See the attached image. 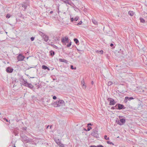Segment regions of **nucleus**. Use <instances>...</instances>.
Wrapping results in <instances>:
<instances>
[{"mask_svg":"<svg viewBox=\"0 0 147 147\" xmlns=\"http://www.w3.org/2000/svg\"><path fill=\"white\" fill-rule=\"evenodd\" d=\"M64 102L63 100H59L54 102L53 103V105L55 107H57L63 105Z\"/></svg>","mask_w":147,"mask_h":147,"instance_id":"f257e3e1","label":"nucleus"},{"mask_svg":"<svg viewBox=\"0 0 147 147\" xmlns=\"http://www.w3.org/2000/svg\"><path fill=\"white\" fill-rule=\"evenodd\" d=\"M91 135L92 136L97 138H98L99 137L98 131L96 130H94L91 133Z\"/></svg>","mask_w":147,"mask_h":147,"instance_id":"f03ea898","label":"nucleus"},{"mask_svg":"<svg viewBox=\"0 0 147 147\" xmlns=\"http://www.w3.org/2000/svg\"><path fill=\"white\" fill-rule=\"evenodd\" d=\"M108 100L110 101L109 104L110 105H114L116 103L115 101L113 98H108Z\"/></svg>","mask_w":147,"mask_h":147,"instance_id":"7ed1b4c3","label":"nucleus"},{"mask_svg":"<svg viewBox=\"0 0 147 147\" xmlns=\"http://www.w3.org/2000/svg\"><path fill=\"white\" fill-rule=\"evenodd\" d=\"M125 122V120L124 119H120V121H116L117 123L120 125H123Z\"/></svg>","mask_w":147,"mask_h":147,"instance_id":"20e7f679","label":"nucleus"},{"mask_svg":"<svg viewBox=\"0 0 147 147\" xmlns=\"http://www.w3.org/2000/svg\"><path fill=\"white\" fill-rule=\"evenodd\" d=\"M24 58V56L22 55L21 54H20L17 57V59L18 61H23Z\"/></svg>","mask_w":147,"mask_h":147,"instance_id":"39448f33","label":"nucleus"},{"mask_svg":"<svg viewBox=\"0 0 147 147\" xmlns=\"http://www.w3.org/2000/svg\"><path fill=\"white\" fill-rule=\"evenodd\" d=\"M117 107H118V108H117V109H124L125 108V107L123 105L118 104H117Z\"/></svg>","mask_w":147,"mask_h":147,"instance_id":"423d86ee","label":"nucleus"},{"mask_svg":"<svg viewBox=\"0 0 147 147\" xmlns=\"http://www.w3.org/2000/svg\"><path fill=\"white\" fill-rule=\"evenodd\" d=\"M63 2L67 4L70 5H72L73 4L70 0H60Z\"/></svg>","mask_w":147,"mask_h":147,"instance_id":"0eeeda50","label":"nucleus"},{"mask_svg":"<svg viewBox=\"0 0 147 147\" xmlns=\"http://www.w3.org/2000/svg\"><path fill=\"white\" fill-rule=\"evenodd\" d=\"M81 83L82 88L84 89H85L86 88V85L85 84V83L84 79H83L82 80L81 82Z\"/></svg>","mask_w":147,"mask_h":147,"instance_id":"6e6552de","label":"nucleus"},{"mask_svg":"<svg viewBox=\"0 0 147 147\" xmlns=\"http://www.w3.org/2000/svg\"><path fill=\"white\" fill-rule=\"evenodd\" d=\"M41 33L42 34H42H43V35H42V36L45 41L46 42H47L49 39L48 36L45 34H44L42 32H41Z\"/></svg>","mask_w":147,"mask_h":147,"instance_id":"1a4fd4ad","label":"nucleus"},{"mask_svg":"<svg viewBox=\"0 0 147 147\" xmlns=\"http://www.w3.org/2000/svg\"><path fill=\"white\" fill-rule=\"evenodd\" d=\"M13 69L10 67H8L6 69V71L8 73H11L13 72Z\"/></svg>","mask_w":147,"mask_h":147,"instance_id":"9d476101","label":"nucleus"},{"mask_svg":"<svg viewBox=\"0 0 147 147\" xmlns=\"http://www.w3.org/2000/svg\"><path fill=\"white\" fill-rule=\"evenodd\" d=\"M59 61L60 62H63L66 64L68 63V61L64 59H59Z\"/></svg>","mask_w":147,"mask_h":147,"instance_id":"9b49d317","label":"nucleus"},{"mask_svg":"<svg viewBox=\"0 0 147 147\" xmlns=\"http://www.w3.org/2000/svg\"><path fill=\"white\" fill-rule=\"evenodd\" d=\"M68 38L67 37H65L64 38H62L61 39V41L63 43L65 42V41L67 40Z\"/></svg>","mask_w":147,"mask_h":147,"instance_id":"f8f14e48","label":"nucleus"},{"mask_svg":"<svg viewBox=\"0 0 147 147\" xmlns=\"http://www.w3.org/2000/svg\"><path fill=\"white\" fill-rule=\"evenodd\" d=\"M22 7H23L22 9L24 11H25L27 7V4L26 3L23 4H22Z\"/></svg>","mask_w":147,"mask_h":147,"instance_id":"ddd939ff","label":"nucleus"},{"mask_svg":"<svg viewBox=\"0 0 147 147\" xmlns=\"http://www.w3.org/2000/svg\"><path fill=\"white\" fill-rule=\"evenodd\" d=\"M42 69L45 70V69H47L49 71L50 70V69L47 66L45 65H43L42 66Z\"/></svg>","mask_w":147,"mask_h":147,"instance_id":"4468645a","label":"nucleus"},{"mask_svg":"<svg viewBox=\"0 0 147 147\" xmlns=\"http://www.w3.org/2000/svg\"><path fill=\"white\" fill-rule=\"evenodd\" d=\"M26 86L28 87L31 89H32L34 87L33 86L31 83H28Z\"/></svg>","mask_w":147,"mask_h":147,"instance_id":"2eb2a0df","label":"nucleus"},{"mask_svg":"<svg viewBox=\"0 0 147 147\" xmlns=\"http://www.w3.org/2000/svg\"><path fill=\"white\" fill-rule=\"evenodd\" d=\"M92 21L93 24L95 25H97L98 24V22H97L94 19H92Z\"/></svg>","mask_w":147,"mask_h":147,"instance_id":"dca6fc26","label":"nucleus"},{"mask_svg":"<svg viewBox=\"0 0 147 147\" xmlns=\"http://www.w3.org/2000/svg\"><path fill=\"white\" fill-rule=\"evenodd\" d=\"M55 142L58 145H59L61 143V141L59 139L56 140H55Z\"/></svg>","mask_w":147,"mask_h":147,"instance_id":"f3484780","label":"nucleus"},{"mask_svg":"<svg viewBox=\"0 0 147 147\" xmlns=\"http://www.w3.org/2000/svg\"><path fill=\"white\" fill-rule=\"evenodd\" d=\"M23 80L24 85L26 86L28 83H27L26 80L23 79Z\"/></svg>","mask_w":147,"mask_h":147,"instance_id":"a211bd4d","label":"nucleus"},{"mask_svg":"<svg viewBox=\"0 0 147 147\" xmlns=\"http://www.w3.org/2000/svg\"><path fill=\"white\" fill-rule=\"evenodd\" d=\"M22 140L25 141H27L28 140L27 139V138L26 136H24L22 137Z\"/></svg>","mask_w":147,"mask_h":147,"instance_id":"6ab92c4d","label":"nucleus"},{"mask_svg":"<svg viewBox=\"0 0 147 147\" xmlns=\"http://www.w3.org/2000/svg\"><path fill=\"white\" fill-rule=\"evenodd\" d=\"M134 12L132 11H130L128 12V14L131 16H132L134 15Z\"/></svg>","mask_w":147,"mask_h":147,"instance_id":"aec40b11","label":"nucleus"},{"mask_svg":"<svg viewBox=\"0 0 147 147\" xmlns=\"http://www.w3.org/2000/svg\"><path fill=\"white\" fill-rule=\"evenodd\" d=\"M50 55L52 56H53L55 54V52L52 51H50Z\"/></svg>","mask_w":147,"mask_h":147,"instance_id":"412c9836","label":"nucleus"},{"mask_svg":"<svg viewBox=\"0 0 147 147\" xmlns=\"http://www.w3.org/2000/svg\"><path fill=\"white\" fill-rule=\"evenodd\" d=\"M96 52L98 53H100L101 54H102L103 53V51L102 50H101L100 51L97 50L96 51Z\"/></svg>","mask_w":147,"mask_h":147,"instance_id":"4be33fe9","label":"nucleus"},{"mask_svg":"<svg viewBox=\"0 0 147 147\" xmlns=\"http://www.w3.org/2000/svg\"><path fill=\"white\" fill-rule=\"evenodd\" d=\"M129 100V98L128 97H126L124 100V102L126 103Z\"/></svg>","mask_w":147,"mask_h":147,"instance_id":"5701e85b","label":"nucleus"},{"mask_svg":"<svg viewBox=\"0 0 147 147\" xmlns=\"http://www.w3.org/2000/svg\"><path fill=\"white\" fill-rule=\"evenodd\" d=\"M117 105H116L114 107H112L111 108V109L113 110H114L115 109H117Z\"/></svg>","mask_w":147,"mask_h":147,"instance_id":"b1692460","label":"nucleus"},{"mask_svg":"<svg viewBox=\"0 0 147 147\" xmlns=\"http://www.w3.org/2000/svg\"><path fill=\"white\" fill-rule=\"evenodd\" d=\"M74 41L75 42L76 44H77L78 43H79V41L77 39L74 38Z\"/></svg>","mask_w":147,"mask_h":147,"instance_id":"393cba45","label":"nucleus"},{"mask_svg":"<svg viewBox=\"0 0 147 147\" xmlns=\"http://www.w3.org/2000/svg\"><path fill=\"white\" fill-rule=\"evenodd\" d=\"M107 143L108 144H111V145H114V143H113V142H110L109 141H107Z\"/></svg>","mask_w":147,"mask_h":147,"instance_id":"a878e982","label":"nucleus"},{"mask_svg":"<svg viewBox=\"0 0 147 147\" xmlns=\"http://www.w3.org/2000/svg\"><path fill=\"white\" fill-rule=\"evenodd\" d=\"M140 20L141 22L144 23L145 22V20L143 18H140Z\"/></svg>","mask_w":147,"mask_h":147,"instance_id":"bb28decb","label":"nucleus"},{"mask_svg":"<svg viewBox=\"0 0 147 147\" xmlns=\"http://www.w3.org/2000/svg\"><path fill=\"white\" fill-rule=\"evenodd\" d=\"M51 45L53 47L57 49H58V47L56 46V45H54V44H51Z\"/></svg>","mask_w":147,"mask_h":147,"instance_id":"cd10ccee","label":"nucleus"},{"mask_svg":"<svg viewBox=\"0 0 147 147\" xmlns=\"http://www.w3.org/2000/svg\"><path fill=\"white\" fill-rule=\"evenodd\" d=\"M113 84V82H109L108 83V85L109 86H110Z\"/></svg>","mask_w":147,"mask_h":147,"instance_id":"c85d7f7f","label":"nucleus"},{"mask_svg":"<svg viewBox=\"0 0 147 147\" xmlns=\"http://www.w3.org/2000/svg\"><path fill=\"white\" fill-rule=\"evenodd\" d=\"M104 138L106 140H109V137H107V135H105L104 136Z\"/></svg>","mask_w":147,"mask_h":147,"instance_id":"c756f323","label":"nucleus"},{"mask_svg":"<svg viewBox=\"0 0 147 147\" xmlns=\"http://www.w3.org/2000/svg\"><path fill=\"white\" fill-rule=\"evenodd\" d=\"M59 147H65L64 145L61 143L59 145Z\"/></svg>","mask_w":147,"mask_h":147,"instance_id":"7c9ffc66","label":"nucleus"},{"mask_svg":"<svg viewBox=\"0 0 147 147\" xmlns=\"http://www.w3.org/2000/svg\"><path fill=\"white\" fill-rule=\"evenodd\" d=\"M71 42H70L69 44L67 45V47H69L71 45Z\"/></svg>","mask_w":147,"mask_h":147,"instance_id":"2f4dec72","label":"nucleus"},{"mask_svg":"<svg viewBox=\"0 0 147 147\" xmlns=\"http://www.w3.org/2000/svg\"><path fill=\"white\" fill-rule=\"evenodd\" d=\"M82 23V21H80V22H79L77 24V26H79L80 25H81Z\"/></svg>","mask_w":147,"mask_h":147,"instance_id":"473e14b6","label":"nucleus"},{"mask_svg":"<svg viewBox=\"0 0 147 147\" xmlns=\"http://www.w3.org/2000/svg\"><path fill=\"white\" fill-rule=\"evenodd\" d=\"M78 19V17H76L74 19V20L75 21H77Z\"/></svg>","mask_w":147,"mask_h":147,"instance_id":"72a5a7b5","label":"nucleus"},{"mask_svg":"<svg viewBox=\"0 0 147 147\" xmlns=\"http://www.w3.org/2000/svg\"><path fill=\"white\" fill-rule=\"evenodd\" d=\"M92 129V128L90 126H89V127L88 128H87V131H90V129Z\"/></svg>","mask_w":147,"mask_h":147,"instance_id":"f704fd0d","label":"nucleus"},{"mask_svg":"<svg viewBox=\"0 0 147 147\" xmlns=\"http://www.w3.org/2000/svg\"><path fill=\"white\" fill-rule=\"evenodd\" d=\"M71 68L72 69H76V67H75V68H74V67H73V66L72 65H71Z\"/></svg>","mask_w":147,"mask_h":147,"instance_id":"c9c22d12","label":"nucleus"},{"mask_svg":"<svg viewBox=\"0 0 147 147\" xmlns=\"http://www.w3.org/2000/svg\"><path fill=\"white\" fill-rule=\"evenodd\" d=\"M30 39L32 41H33L34 40V37H32Z\"/></svg>","mask_w":147,"mask_h":147,"instance_id":"e433bc0d","label":"nucleus"},{"mask_svg":"<svg viewBox=\"0 0 147 147\" xmlns=\"http://www.w3.org/2000/svg\"><path fill=\"white\" fill-rule=\"evenodd\" d=\"M6 17L8 18H9L10 17V15L9 14H7L6 16Z\"/></svg>","mask_w":147,"mask_h":147,"instance_id":"4c0bfd02","label":"nucleus"},{"mask_svg":"<svg viewBox=\"0 0 147 147\" xmlns=\"http://www.w3.org/2000/svg\"><path fill=\"white\" fill-rule=\"evenodd\" d=\"M134 99V98L133 97H130V98H129V100H133Z\"/></svg>","mask_w":147,"mask_h":147,"instance_id":"58836bf2","label":"nucleus"},{"mask_svg":"<svg viewBox=\"0 0 147 147\" xmlns=\"http://www.w3.org/2000/svg\"><path fill=\"white\" fill-rule=\"evenodd\" d=\"M4 120H5V121L7 122H9V121L8 119L5 118H4Z\"/></svg>","mask_w":147,"mask_h":147,"instance_id":"ea45409f","label":"nucleus"},{"mask_svg":"<svg viewBox=\"0 0 147 147\" xmlns=\"http://www.w3.org/2000/svg\"><path fill=\"white\" fill-rule=\"evenodd\" d=\"M53 98V99L55 100L57 98V97L55 96H54Z\"/></svg>","mask_w":147,"mask_h":147,"instance_id":"a19ab883","label":"nucleus"},{"mask_svg":"<svg viewBox=\"0 0 147 147\" xmlns=\"http://www.w3.org/2000/svg\"><path fill=\"white\" fill-rule=\"evenodd\" d=\"M74 18H71V22H73L74 21Z\"/></svg>","mask_w":147,"mask_h":147,"instance_id":"79ce46f5","label":"nucleus"},{"mask_svg":"<svg viewBox=\"0 0 147 147\" xmlns=\"http://www.w3.org/2000/svg\"><path fill=\"white\" fill-rule=\"evenodd\" d=\"M97 146H98V147H104V146H103L101 145Z\"/></svg>","mask_w":147,"mask_h":147,"instance_id":"37998d69","label":"nucleus"},{"mask_svg":"<svg viewBox=\"0 0 147 147\" xmlns=\"http://www.w3.org/2000/svg\"><path fill=\"white\" fill-rule=\"evenodd\" d=\"M90 147H98V146H95L94 145H93V146H90Z\"/></svg>","mask_w":147,"mask_h":147,"instance_id":"c03bdc74","label":"nucleus"},{"mask_svg":"<svg viewBox=\"0 0 147 147\" xmlns=\"http://www.w3.org/2000/svg\"><path fill=\"white\" fill-rule=\"evenodd\" d=\"M92 125V124L91 123H89L88 124V125Z\"/></svg>","mask_w":147,"mask_h":147,"instance_id":"a18cd8bd","label":"nucleus"},{"mask_svg":"<svg viewBox=\"0 0 147 147\" xmlns=\"http://www.w3.org/2000/svg\"><path fill=\"white\" fill-rule=\"evenodd\" d=\"M69 42V40H68V38L67 39V41H65V42H66V43H67Z\"/></svg>","mask_w":147,"mask_h":147,"instance_id":"49530a36","label":"nucleus"},{"mask_svg":"<svg viewBox=\"0 0 147 147\" xmlns=\"http://www.w3.org/2000/svg\"><path fill=\"white\" fill-rule=\"evenodd\" d=\"M110 46L112 47H113V44L112 43H111L110 45Z\"/></svg>","mask_w":147,"mask_h":147,"instance_id":"de8ad7c7","label":"nucleus"},{"mask_svg":"<svg viewBox=\"0 0 147 147\" xmlns=\"http://www.w3.org/2000/svg\"><path fill=\"white\" fill-rule=\"evenodd\" d=\"M91 84H92V85H93V84H94V82H93V81H92L91 82Z\"/></svg>","mask_w":147,"mask_h":147,"instance_id":"09e8293b","label":"nucleus"},{"mask_svg":"<svg viewBox=\"0 0 147 147\" xmlns=\"http://www.w3.org/2000/svg\"><path fill=\"white\" fill-rule=\"evenodd\" d=\"M53 12V11H51L50 12V13L52 14Z\"/></svg>","mask_w":147,"mask_h":147,"instance_id":"8fccbe9b","label":"nucleus"},{"mask_svg":"<svg viewBox=\"0 0 147 147\" xmlns=\"http://www.w3.org/2000/svg\"><path fill=\"white\" fill-rule=\"evenodd\" d=\"M49 126V125H48V126H47V127L46 128H47V129L48 128Z\"/></svg>","mask_w":147,"mask_h":147,"instance_id":"3c124183","label":"nucleus"},{"mask_svg":"<svg viewBox=\"0 0 147 147\" xmlns=\"http://www.w3.org/2000/svg\"><path fill=\"white\" fill-rule=\"evenodd\" d=\"M33 67H30L29 68H28V69H30V68H32Z\"/></svg>","mask_w":147,"mask_h":147,"instance_id":"603ef678","label":"nucleus"},{"mask_svg":"<svg viewBox=\"0 0 147 147\" xmlns=\"http://www.w3.org/2000/svg\"><path fill=\"white\" fill-rule=\"evenodd\" d=\"M84 130L85 131H87V130L86 129H85V128H84Z\"/></svg>","mask_w":147,"mask_h":147,"instance_id":"864d4df0","label":"nucleus"},{"mask_svg":"<svg viewBox=\"0 0 147 147\" xmlns=\"http://www.w3.org/2000/svg\"><path fill=\"white\" fill-rule=\"evenodd\" d=\"M52 125H51L50 126V128H51V127Z\"/></svg>","mask_w":147,"mask_h":147,"instance_id":"5fc2aeb1","label":"nucleus"},{"mask_svg":"<svg viewBox=\"0 0 147 147\" xmlns=\"http://www.w3.org/2000/svg\"><path fill=\"white\" fill-rule=\"evenodd\" d=\"M145 133L147 134V132H145Z\"/></svg>","mask_w":147,"mask_h":147,"instance_id":"6e6d98bb","label":"nucleus"},{"mask_svg":"<svg viewBox=\"0 0 147 147\" xmlns=\"http://www.w3.org/2000/svg\"><path fill=\"white\" fill-rule=\"evenodd\" d=\"M14 147H16V146H14Z\"/></svg>","mask_w":147,"mask_h":147,"instance_id":"4d7b16f0","label":"nucleus"}]
</instances>
